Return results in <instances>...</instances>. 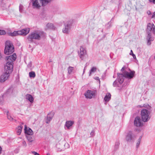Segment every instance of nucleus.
Masks as SVG:
<instances>
[{
    "instance_id": "aec40b11",
    "label": "nucleus",
    "mask_w": 155,
    "mask_h": 155,
    "mask_svg": "<svg viewBox=\"0 0 155 155\" xmlns=\"http://www.w3.org/2000/svg\"><path fill=\"white\" fill-rule=\"evenodd\" d=\"M55 28L53 24L51 23H48L46 25L45 30L54 29Z\"/></svg>"
},
{
    "instance_id": "f704fd0d",
    "label": "nucleus",
    "mask_w": 155,
    "mask_h": 155,
    "mask_svg": "<svg viewBox=\"0 0 155 155\" xmlns=\"http://www.w3.org/2000/svg\"><path fill=\"white\" fill-rule=\"evenodd\" d=\"M5 31L4 30H0V35H3L5 34Z\"/></svg>"
},
{
    "instance_id": "f03ea898",
    "label": "nucleus",
    "mask_w": 155,
    "mask_h": 155,
    "mask_svg": "<svg viewBox=\"0 0 155 155\" xmlns=\"http://www.w3.org/2000/svg\"><path fill=\"white\" fill-rule=\"evenodd\" d=\"M52 0H32V6L34 8L39 9L42 7H44L50 3Z\"/></svg>"
},
{
    "instance_id": "6e6552de",
    "label": "nucleus",
    "mask_w": 155,
    "mask_h": 155,
    "mask_svg": "<svg viewBox=\"0 0 155 155\" xmlns=\"http://www.w3.org/2000/svg\"><path fill=\"white\" fill-rule=\"evenodd\" d=\"M135 137L132 132L129 131L127 133L126 136V140L129 142H132L134 141Z\"/></svg>"
},
{
    "instance_id": "0eeeda50",
    "label": "nucleus",
    "mask_w": 155,
    "mask_h": 155,
    "mask_svg": "<svg viewBox=\"0 0 155 155\" xmlns=\"http://www.w3.org/2000/svg\"><path fill=\"white\" fill-rule=\"evenodd\" d=\"M78 54L80 58L82 60H83L84 58L88 57L86 49L82 46L80 47L78 51Z\"/></svg>"
},
{
    "instance_id": "c85d7f7f",
    "label": "nucleus",
    "mask_w": 155,
    "mask_h": 155,
    "mask_svg": "<svg viewBox=\"0 0 155 155\" xmlns=\"http://www.w3.org/2000/svg\"><path fill=\"white\" fill-rule=\"evenodd\" d=\"M141 137H140L138 139V140L137 143H136V147H138L139 146V145L140 143L141 140Z\"/></svg>"
},
{
    "instance_id": "dca6fc26",
    "label": "nucleus",
    "mask_w": 155,
    "mask_h": 155,
    "mask_svg": "<svg viewBox=\"0 0 155 155\" xmlns=\"http://www.w3.org/2000/svg\"><path fill=\"white\" fill-rule=\"evenodd\" d=\"M74 123V122L73 120L67 121L65 122V126L68 129H69L73 125Z\"/></svg>"
},
{
    "instance_id": "f8f14e48",
    "label": "nucleus",
    "mask_w": 155,
    "mask_h": 155,
    "mask_svg": "<svg viewBox=\"0 0 155 155\" xmlns=\"http://www.w3.org/2000/svg\"><path fill=\"white\" fill-rule=\"evenodd\" d=\"M84 95L86 98L91 99L95 96V93L90 90H87L85 93Z\"/></svg>"
},
{
    "instance_id": "1a4fd4ad",
    "label": "nucleus",
    "mask_w": 155,
    "mask_h": 155,
    "mask_svg": "<svg viewBox=\"0 0 155 155\" xmlns=\"http://www.w3.org/2000/svg\"><path fill=\"white\" fill-rule=\"evenodd\" d=\"M13 64L12 62H9L6 61L5 64L4 66V71L10 74L12 71Z\"/></svg>"
},
{
    "instance_id": "49530a36",
    "label": "nucleus",
    "mask_w": 155,
    "mask_h": 155,
    "mask_svg": "<svg viewBox=\"0 0 155 155\" xmlns=\"http://www.w3.org/2000/svg\"><path fill=\"white\" fill-rule=\"evenodd\" d=\"M47 155H50L49 153H47Z\"/></svg>"
},
{
    "instance_id": "393cba45",
    "label": "nucleus",
    "mask_w": 155,
    "mask_h": 155,
    "mask_svg": "<svg viewBox=\"0 0 155 155\" xmlns=\"http://www.w3.org/2000/svg\"><path fill=\"white\" fill-rule=\"evenodd\" d=\"M7 115L8 119L10 121L14 122L16 121L12 117V116L10 115L8 111H7Z\"/></svg>"
},
{
    "instance_id": "cd10ccee",
    "label": "nucleus",
    "mask_w": 155,
    "mask_h": 155,
    "mask_svg": "<svg viewBox=\"0 0 155 155\" xmlns=\"http://www.w3.org/2000/svg\"><path fill=\"white\" fill-rule=\"evenodd\" d=\"M29 76L30 78H34L35 76V74L34 71H31L29 73Z\"/></svg>"
},
{
    "instance_id": "c9c22d12",
    "label": "nucleus",
    "mask_w": 155,
    "mask_h": 155,
    "mask_svg": "<svg viewBox=\"0 0 155 155\" xmlns=\"http://www.w3.org/2000/svg\"><path fill=\"white\" fill-rule=\"evenodd\" d=\"M23 6L22 5H20L19 7V11L20 12H22L23 11Z\"/></svg>"
},
{
    "instance_id": "c756f323",
    "label": "nucleus",
    "mask_w": 155,
    "mask_h": 155,
    "mask_svg": "<svg viewBox=\"0 0 155 155\" xmlns=\"http://www.w3.org/2000/svg\"><path fill=\"white\" fill-rule=\"evenodd\" d=\"M56 147L57 148L58 150L59 151H61L64 150L63 146L59 147V145H57Z\"/></svg>"
},
{
    "instance_id": "ea45409f",
    "label": "nucleus",
    "mask_w": 155,
    "mask_h": 155,
    "mask_svg": "<svg viewBox=\"0 0 155 155\" xmlns=\"http://www.w3.org/2000/svg\"><path fill=\"white\" fill-rule=\"evenodd\" d=\"M152 18H155V12L153 13Z\"/></svg>"
},
{
    "instance_id": "bb28decb",
    "label": "nucleus",
    "mask_w": 155,
    "mask_h": 155,
    "mask_svg": "<svg viewBox=\"0 0 155 155\" xmlns=\"http://www.w3.org/2000/svg\"><path fill=\"white\" fill-rule=\"evenodd\" d=\"M97 71V68L95 67L92 68L89 71V75L91 76L92 74L95 72Z\"/></svg>"
},
{
    "instance_id": "423d86ee",
    "label": "nucleus",
    "mask_w": 155,
    "mask_h": 155,
    "mask_svg": "<svg viewBox=\"0 0 155 155\" xmlns=\"http://www.w3.org/2000/svg\"><path fill=\"white\" fill-rule=\"evenodd\" d=\"M141 115L142 120L144 122H147L150 118V112L146 109H143L141 110Z\"/></svg>"
},
{
    "instance_id": "7c9ffc66",
    "label": "nucleus",
    "mask_w": 155,
    "mask_h": 155,
    "mask_svg": "<svg viewBox=\"0 0 155 155\" xmlns=\"http://www.w3.org/2000/svg\"><path fill=\"white\" fill-rule=\"evenodd\" d=\"M27 139L29 143H32L34 141L33 139L31 137H27Z\"/></svg>"
},
{
    "instance_id": "6ab92c4d",
    "label": "nucleus",
    "mask_w": 155,
    "mask_h": 155,
    "mask_svg": "<svg viewBox=\"0 0 155 155\" xmlns=\"http://www.w3.org/2000/svg\"><path fill=\"white\" fill-rule=\"evenodd\" d=\"M54 116V114L53 113H50L48 114L47 116V118L46 120V123L48 124L52 120Z\"/></svg>"
},
{
    "instance_id": "de8ad7c7",
    "label": "nucleus",
    "mask_w": 155,
    "mask_h": 155,
    "mask_svg": "<svg viewBox=\"0 0 155 155\" xmlns=\"http://www.w3.org/2000/svg\"><path fill=\"white\" fill-rule=\"evenodd\" d=\"M39 155L40 154L38 153L36 155Z\"/></svg>"
},
{
    "instance_id": "9b49d317",
    "label": "nucleus",
    "mask_w": 155,
    "mask_h": 155,
    "mask_svg": "<svg viewBox=\"0 0 155 155\" xmlns=\"http://www.w3.org/2000/svg\"><path fill=\"white\" fill-rule=\"evenodd\" d=\"M17 58V55L15 53H13L12 54L9 56H7L6 58V61L11 62L13 64V62L15 61Z\"/></svg>"
},
{
    "instance_id": "72a5a7b5",
    "label": "nucleus",
    "mask_w": 155,
    "mask_h": 155,
    "mask_svg": "<svg viewBox=\"0 0 155 155\" xmlns=\"http://www.w3.org/2000/svg\"><path fill=\"white\" fill-rule=\"evenodd\" d=\"M22 145L23 147H26L27 146V144L26 142L24 140H23L22 141Z\"/></svg>"
},
{
    "instance_id": "c03bdc74",
    "label": "nucleus",
    "mask_w": 155,
    "mask_h": 155,
    "mask_svg": "<svg viewBox=\"0 0 155 155\" xmlns=\"http://www.w3.org/2000/svg\"><path fill=\"white\" fill-rule=\"evenodd\" d=\"M85 69L84 68V71H83V74H84V72H85Z\"/></svg>"
},
{
    "instance_id": "79ce46f5",
    "label": "nucleus",
    "mask_w": 155,
    "mask_h": 155,
    "mask_svg": "<svg viewBox=\"0 0 155 155\" xmlns=\"http://www.w3.org/2000/svg\"><path fill=\"white\" fill-rule=\"evenodd\" d=\"M147 13L148 15H149L150 14H151V12L150 11H148V12H147Z\"/></svg>"
},
{
    "instance_id": "f3484780",
    "label": "nucleus",
    "mask_w": 155,
    "mask_h": 155,
    "mask_svg": "<svg viewBox=\"0 0 155 155\" xmlns=\"http://www.w3.org/2000/svg\"><path fill=\"white\" fill-rule=\"evenodd\" d=\"M25 133L28 135H32L33 134L32 130L29 128H28L26 125H25Z\"/></svg>"
},
{
    "instance_id": "4be33fe9",
    "label": "nucleus",
    "mask_w": 155,
    "mask_h": 155,
    "mask_svg": "<svg viewBox=\"0 0 155 155\" xmlns=\"http://www.w3.org/2000/svg\"><path fill=\"white\" fill-rule=\"evenodd\" d=\"M26 98L31 103L34 102V98L30 94H27L26 96Z\"/></svg>"
},
{
    "instance_id": "7ed1b4c3",
    "label": "nucleus",
    "mask_w": 155,
    "mask_h": 155,
    "mask_svg": "<svg viewBox=\"0 0 155 155\" xmlns=\"http://www.w3.org/2000/svg\"><path fill=\"white\" fill-rule=\"evenodd\" d=\"M147 32L148 34L147 38V44L150 45L151 44V41L153 40L151 37V34L152 33L155 34V26L153 24L150 23L147 24Z\"/></svg>"
},
{
    "instance_id": "20e7f679",
    "label": "nucleus",
    "mask_w": 155,
    "mask_h": 155,
    "mask_svg": "<svg viewBox=\"0 0 155 155\" xmlns=\"http://www.w3.org/2000/svg\"><path fill=\"white\" fill-rule=\"evenodd\" d=\"M14 51V47L12 42L9 40L6 41L5 42L4 53L8 55L12 53Z\"/></svg>"
},
{
    "instance_id": "a19ab883",
    "label": "nucleus",
    "mask_w": 155,
    "mask_h": 155,
    "mask_svg": "<svg viewBox=\"0 0 155 155\" xmlns=\"http://www.w3.org/2000/svg\"><path fill=\"white\" fill-rule=\"evenodd\" d=\"M94 79L96 80H98L99 81V82L100 83V81L99 79V78L98 77H96L94 78Z\"/></svg>"
},
{
    "instance_id": "a18cd8bd",
    "label": "nucleus",
    "mask_w": 155,
    "mask_h": 155,
    "mask_svg": "<svg viewBox=\"0 0 155 155\" xmlns=\"http://www.w3.org/2000/svg\"><path fill=\"white\" fill-rule=\"evenodd\" d=\"M136 10H138H138H139V9H138V8H136Z\"/></svg>"
},
{
    "instance_id": "a211bd4d",
    "label": "nucleus",
    "mask_w": 155,
    "mask_h": 155,
    "mask_svg": "<svg viewBox=\"0 0 155 155\" xmlns=\"http://www.w3.org/2000/svg\"><path fill=\"white\" fill-rule=\"evenodd\" d=\"M71 26V25L69 23H67L65 25V28L63 29V32L64 33H68V30Z\"/></svg>"
},
{
    "instance_id": "09e8293b",
    "label": "nucleus",
    "mask_w": 155,
    "mask_h": 155,
    "mask_svg": "<svg viewBox=\"0 0 155 155\" xmlns=\"http://www.w3.org/2000/svg\"><path fill=\"white\" fill-rule=\"evenodd\" d=\"M154 58H155V57H154Z\"/></svg>"
},
{
    "instance_id": "412c9836",
    "label": "nucleus",
    "mask_w": 155,
    "mask_h": 155,
    "mask_svg": "<svg viewBox=\"0 0 155 155\" xmlns=\"http://www.w3.org/2000/svg\"><path fill=\"white\" fill-rule=\"evenodd\" d=\"M111 94L110 93H107L104 98V100L105 101V104L107 102L109 101L110 99L111 98Z\"/></svg>"
},
{
    "instance_id": "ddd939ff",
    "label": "nucleus",
    "mask_w": 155,
    "mask_h": 155,
    "mask_svg": "<svg viewBox=\"0 0 155 155\" xmlns=\"http://www.w3.org/2000/svg\"><path fill=\"white\" fill-rule=\"evenodd\" d=\"M9 73L5 72L0 77V81L1 82H4L7 80L9 76Z\"/></svg>"
},
{
    "instance_id": "58836bf2",
    "label": "nucleus",
    "mask_w": 155,
    "mask_h": 155,
    "mask_svg": "<svg viewBox=\"0 0 155 155\" xmlns=\"http://www.w3.org/2000/svg\"><path fill=\"white\" fill-rule=\"evenodd\" d=\"M32 153L34 154L35 155H36L38 153L35 151H32Z\"/></svg>"
},
{
    "instance_id": "b1692460",
    "label": "nucleus",
    "mask_w": 155,
    "mask_h": 155,
    "mask_svg": "<svg viewBox=\"0 0 155 155\" xmlns=\"http://www.w3.org/2000/svg\"><path fill=\"white\" fill-rule=\"evenodd\" d=\"M74 67L71 66H69L68 68L67 69L68 74H71L74 70Z\"/></svg>"
},
{
    "instance_id": "a878e982",
    "label": "nucleus",
    "mask_w": 155,
    "mask_h": 155,
    "mask_svg": "<svg viewBox=\"0 0 155 155\" xmlns=\"http://www.w3.org/2000/svg\"><path fill=\"white\" fill-rule=\"evenodd\" d=\"M23 128V126L22 125L18 126L17 129V132L18 135H20L21 132V130Z\"/></svg>"
},
{
    "instance_id": "5701e85b",
    "label": "nucleus",
    "mask_w": 155,
    "mask_h": 155,
    "mask_svg": "<svg viewBox=\"0 0 155 155\" xmlns=\"http://www.w3.org/2000/svg\"><path fill=\"white\" fill-rule=\"evenodd\" d=\"M20 32L19 31H15L12 33H11L9 34V35L12 36H15L18 35H20Z\"/></svg>"
},
{
    "instance_id": "473e14b6",
    "label": "nucleus",
    "mask_w": 155,
    "mask_h": 155,
    "mask_svg": "<svg viewBox=\"0 0 155 155\" xmlns=\"http://www.w3.org/2000/svg\"><path fill=\"white\" fill-rule=\"evenodd\" d=\"M130 55H132L133 57V58L134 59H136V56L133 53V51L132 50H131L130 51Z\"/></svg>"
},
{
    "instance_id": "9d476101",
    "label": "nucleus",
    "mask_w": 155,
    "mask_h": 155,
    "mask_svg": "<svg viewBox=\"0 0 155 155\" xmlns=\"http://www.w3.org/2000/svg\"><path fill=\"white\" fill-rule=\"evenodd\" d=\"M141 119L139 117H136L134 121V124L137 127H142L143 125V124Z\"/></svg>"
},
{
    "instance_id": "e433bc0d",
    "label": "nucleus",
    "mask_w": 155,
    "mask_h": 155,
    "mask_svg": "<svg viewBox=\"0 0 155 155\" xmlns=\"http://www.w3.org/2000/svg\"><path fill=\"white\" fill-rule=\"evenodd\" d=\"M90 134L92 136H94V134H95V133H94V130L92 131L91 132V133H90Z\"/></svg>"
},
{
    "instance_id": "2eb2a0df",
    "label": "nucleus",
    "mask_w": 155,
    "mask_h": 155,
    "mask_svg": "<svg viewBox=\"0 0 155 155\" xmlns=\"http://www.w3.org/2000/svg\"><path fill=\"white\" fill-rule=\"evenodd\" d=\"M30 29L29 28H25L22 29L21 31H19L20 32V35L25 36L29 32Z\"/></svg>"
},
{
    "instance_id": "f257e3e1",
    "label": "nucleus",
    "mask_w": 155,
    "mask_h": 155,
    "mask_svg": "<svg viewBox=\"0 0 155 155\" xmlns=\"http://www.w3.org/2000/svg\"><path fill=\"white\" fill-rule=\"evenodd\" d=\"M125 67H123L121 71L122 74H118V77L117 80L115 81L113 83V85L114 87H119L124 81L125 78L129 79L132 78L134 76V71L128 72L125 70Z\"/></svg>"
},
{
    "instance_id": "2f4dec72",
    "label": "nucleus",
    "mask_w": 155,
    "mask_h": 155,
    "mask_svg": "<svg viewBox=\"0 0 155 155\" xmlns=\"http://www.w3.org/2000/svg\"><path fill=\"white\" fill-rule=\"evenodd\" d=\"M4 101L3 96L0 97V104H2Z\"/></svg>"
},
{
    "instance_id": "4468645a",
    "label": "nucleus",
    "mask_w": 155,
    "mask_h": 155,
    "mask_svg": "<svg viewBox=\"0 0 155 155\" xmlns=\"http://www.w3.org/2000/svg\"><path fill=\"white\" fill-rule=\"evenodd\" d=\"M0 6L3 8V9H5L9 7L7 1L6 0H2L0 1Z\"/></svg>"
},
{
    "instance_id": "4c0bfd02",
    "label": "nucleus",
    "mask_w": 155,
    "mask_h": 155,
    "mask_svg": "<svg viewBox=\"0 0 155 155\" xmlns=\"http://www.w3.org/2000/svg\"><path fill=\"white\" fill-rule=\"evenodd\" d=\"M149 1L150 2H152L154 4H155V0H149Z\"/></svg>"
},
{
    "instance_id": "39448f33",
    "label": "nucleus",
    "mask_w": 155,
    "mask_h": 155,
    "mask_svg": "<svg viewBox=\"0 0 155 155\" xmlns=\"http://www.w3.org/2000/svg\"><path fill=\"white\" fill-rule=\"evenodd\" d=\"M43 33L42 32L35 31L28 35L27 38L28 41L32 42L33 39L40 40L43 36Z\"/></svg>"
},
{
    "instance_id": "37998d69",
    "label": "nucleus",
    "mask_w": 155,
    "mask_h": 155,
    "mask_svg": "<svg viewBox=\"0 0 155 155\" xmlns=\"http://www.w3.org/2000/svg\"><path fill=\"white\" fill-rule=\"evenodd\" d=\"M2 147H0V154H1L2 153Z\"/></svg>"
}]
</instances>
